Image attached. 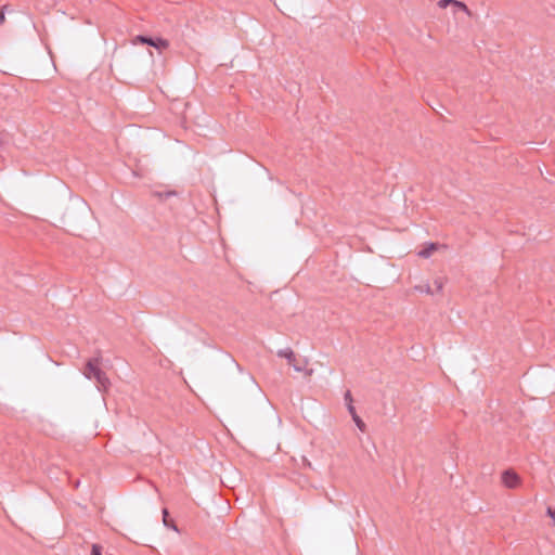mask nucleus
Segmentation results:
<instances>
[{"instance_id":"nucleus-8","label":"nucleus","mask_w":555,"mask_h":555,"mask_svg":"<svg viewBox=\"0 0 555 555\" xmlns=\"http://www.w3.org/2000/svg\"><path fill=\"white\" fill-rule=\"evenodd\" d=\"M455 8H457L459 10L463 11L465 14H467L468 16L472 15V12L470 10L468 9V7L464 3V2H461V1H457V0H454L453 1V4Z\"/></svg>"},{"instance_id":"nucleus-15","label":"nucleus","mask_w":555,"mask_h":555,"mask_svg":"<svg viewBox=\"0 0 555 555\" xmlns=\"http://www.w3.org/2000/svg\"><path fill=\"white\" fill-rule=\"evenodd\" d=\"M291 365L294 367L296 372H302L305 370L304 366L298 365L296 361Z\"/></svg>"},{"instance_id":"nucleus-4","label":"nucleus","mask_w":555,"mask_h":555,"mask_svg":"<svg viewBox=\"0 0 555 555\" xmlns=\"http://www.w3.org/2000/svg\"><path fill=\"white\" fill-rule=\"evenodd\" d=\"M278 357L285 358L289 364H293L296 361V356L291 348L280 349L278 351Z\"/></svg>"},{"instance_id":"nucleus-9","label":"nucleus","mask_w":555,"mask_h":555,"mask_svg":"<svg viewBox=\"0 0 555 555\" xmlns=\"http://www.w3.org/2000/svg\"><path fill=\"white\" fill-rule=\"evenodd\" d=\"M455 8H457L459 10L463 11L465 14H467L468 16L472 15V12L470 10L468 9V7L464 3V2H461V1H457V0H454L453 1V4Z\"/></svg>"},{"instance_id":"nucleus-6","label":"nucleus","mask_w":555,"mask_h":555,"mask_svg":"<svg viewBox=\"0 0 555 555\" xmlns=\"http://www.w3.org/2000/svg\"><path fill=\"white\" fill-rule=\"evenodd\" d=\"M163 522H164V525L166 527L171 528L175 531H178V528L175 525V522L172 520H169V518H168V511H167V508L163 509Z\"/></svg>"},{"instance_id":"nucleus-11","label":"nucleus","mask_w":555,"mask_h":555,"mask_svg":"<svg viewBox=\"0 0 555 555\" xmlns=\"http://www.w3.org/2000/svg\"><path fill=\"white\" fill-rule=\"evenodd\" d=\"M443 284H444V283H443V280H442V279H440V278L436 279V280L434 281V286H435L434 294H435V293H440V292H442V289H443Z\"/></svg>"},{"instance_id":"nucleus-17","label":"nucleus","mask_w":555,"mask_h":555,"mask_svg":"<svg viewBox=\"0 0 555 555\" xmlns=\"http://www.w3.org/2000/svg\"><path fill=\"white\" fill-rule=\"evenodd\" d=\"M547 515L554 520V525H555V511L552 509L551 507H548Z\"/></svg>"},{"instance_id":"nucleus-18","label":"nucleus","mask_w":555,"mask_h":555,"mask_svg":"<svg viewBox=\"0 0 555 555\" xmlns=\"http://www.w3.org/2000/svg\"><path fill=\"white\" fill-rule=\"evenodd\" d=\"M4 9H5V7H2V8L0 9V23H1V24H2V23L4 22V20H5V16H4Z\"/></svg>"},{"instance_id":"nucleus-16","label":"nucleus","mask_w":555,"mask_h":555,"mask_svg":"<svg viewBox=\"0 0 555 555\" xmlns=\"http://www.w3.org/2000/svg\"><path fill=\"white\" fill-rule=\"evenodd\" d=\"M348 411L352 415V417L354 416V414H357L356 409L352 405V403H348Z\"/></svg>"},{"instance_id":"nucleus-19","label":"nucleus","mask_w":555,"mask_h":555,"mask_svg":"<svg viewBox=\"0 0 555 555\" xmlns=\"http://www.w3.org/2000/svg\"><path fill=\"white\" fill-rule=\"evenodd\" d=\"M345 400H346L348 403H352V398H351V393H350V391H349V390L345 393Z\"/></svg>"},{"instance_id":"nucleus-2","label":"nucleus","mask_w":555,"mask_h":555,"mask_svg":"<svg viewBox=\"0 0 555 555\" xmlns=\"http://www.w3.org/2000/svg\"><path fill=\"white\" fill-rule=\"evenodd\" d=\"M502 483L508 489H515L520 485V477L512 469H506L501 476Z\"/></svg>"},{"instance_id":"nucleus-3","label":"nucleus","mask_w":555,"mask_h":555,"mask_svg":"<svg viewBox=\"0 0 555 555\" xmlns=\"http://www.w3.org/2000/svg\"><path fill=\"white\" fill-rule=\"evenodd\" d=\"M100 364H101L100 357H94V358L88 360L86 367L83 370L85 377L88 379L94 378V376L96 375V372L102 371L100 367Z\"/></svg>"},{"instance_id":"nucleus-10","label":"nucleus","mask_w":555,"mask_h":555,"mask_svg":"<svg viewBox=\"0 0 555 555\" xmlns=\"http://www.w3.org/2000/svg\"><path fill=\"white\" fill-rule=\"evenodd\" d=\"M415 289L421 293H426V294H430V295L434 294V289L431 288V286L429 284L417 285V286H415Z\"/></svg>"},{"instance_id":"nucleus-20","label":"nucleus","mask_w":555,"mask_h":555,"mask_svg":"<svg viewBox=\"0 0 555 555\" xmlns=\"http://www.w3.org/2000/svg\"><path fill=\"white\" fill-rule=\"evenodd\" d=\"M306 373H307V375H311L312 374V370H309Z\"/></svg>"},{"instance_id":"nucleus-5","label":"nucleus","mask_w":555,"mask_h":555,"mask_svg":"<svg viewBox=\"0 0 555 555\" xmlns=\"http://www.w3.org/2000/svg\"><path fill=\"white\" fill-rule=\"evenodd\" d=\"M93 379H95L103 389H107L111 385L108 377L103 371L96 372Z\"/></svg>"},{"instance_id":"nucleus-12","label":"nucleus","mask_w":555,"mask_h":555,"mask_svg":"<svg viewBox=\"0 0 555 555\" xmlns=\"http://www.w3.org/2000/svg\"><path fill=\"white\" fill-rule=\"evenodd\" d=\"M352 420L354 421L356 425L358 426V428L360 430H364L365 428V424L363 423V421L359 417L358 414H354V416L352 417Z\"/></svg>"},{"instance_id":"nucleus-1","label":"nucleus","mask_w":555,"mask_h":555,"mask_svg":"<svg viewBox=\"0 0 555 555\" xmlns=\"http://www.w3.org/2000/svg\"><path fill=\"white\" fill-rule=\"evenodd\" d=\"M132 42L133 44H149L158 50L159 53L169 48V41L160 37L152 38L143 35H138L133 38Z\"/></svg>"},{"instance_id":"nucleus-14","label":"nucleus","mask_w":555,"mask_h":555,"mask_svg":"<svg viewBox=\"0 0 555 555\" xmlns=\"http://www.w3.org/2000/svg\"><path fill=\"white\" fill-rule=\"evenodd\" d=\"M453 1H454V0H440V1L438 2V5H439V8L444 9V8H447V7H448V5H450V4L452 5V4H453Z\"/></svg>"},{"instance_id":"nucleus-7","label":"nucleus","mask_w":555,"mask_h":555,"mask_svg":"<svg viewBox=\"0 0 555 555\" xmlns=\"http://www.w3.org/2000/svg\"><path fill=\"white\" fill-rule=\"evenodd\" d=\"M436 248H437V245L431 243V244H429L428 247L418 251V256L422 258H428Z\"/></svg>"},{"instance_id":"nucleus-13","label":"nucleus","mask_w":555,"mask_h":555,"mask_svg":"<svg viewBox=\"0 0 555 555\" xmlns=\"http://www.w3.org/2000/svg\"><path fill=\"white\" fill-rule=\"evenodd\" d=\"M102 546L100 544H92L90 555H102Z\"/></svg>"}]
</instances>
